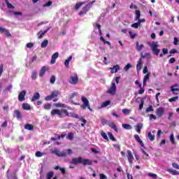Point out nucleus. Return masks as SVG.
<instances>
[{
    "label": "nucleus",
    "mask_w": 179,
    "mask_h": 179,
    "mask_svg": "<svg viewBox=\"0 0 179 179\" xmlns=\"http://www.w3.org/2000/svg\"><path fill=\"white\" fill-rule=\"evenodd\" d=\"M71 164H74L75 166L78 164H83V166H92V162L90 159H83L81 157L77 158H73L70 162Z\"/></svg>",
    "instance_id": "1"
},
{
    "label": "nucleus",
    "mask_w": 179,
    "mask_h": 179,
    "mask_svg": "<svg viewBox=\"0 0 179 179\" xmlns=\"http://www.w3.org/2000/svg\"><path fill=\"white\" fill-rule=\"evenodd\" d=\"M52 153L56 156H58V157H66V156L72 155L73 152L71 149H68L66 152H60L59 150L55 149L53 151H52Z\"/></svg>",
    "instance_id": "2"
},
{
    "label": "nucleus",
    "mask_w": 179,
    "mask_h": 179,
    "mask_svg": "<svg viewBox=\"0 0 179 179\" xmlns=\"http://www.w3.org/2000/svg\"><path fill=\"white\" fill-rule=\"evenodd\" d=\"M94 2H96V1H92L90 2V3L83 7L82 10L78 13L79 16H82V15H86L87 12L90 10V8L92 6H93V3H94Z\"/></svg>",
    "instance_id": "3"
},
{
    "label": "nucleus",
    "mask_w": 179,
    "mask_h": 179,
    "mask_svg": "<svg viewBox=\"0 0 179 179\" xmlns=\"http://www.w3.org/2000/svg\"><path fill=\"white\" fill-rule=\"evenodd\" d=\"M149 45L154 55H159V54H160V49H159V44H157V42H152L150 43Z\"/></svg>",
    "instance_id": "4"
},
{
    "label": "nucleus",
    "mask_w": 179,
    "mask_h": 179,
    "mask_svg": "<svg viewBox=\"0 0 179 179\" xmlns=\"http://www.w3.org/2000/svg\"><path fill=\"white\" fill-rule=\"evenodd\" d=\"M106 93L107 94H111V96H115L117 93V85H115V83H111V85L106 91Z\"/></svg>",
    "instance_id": "5"
},
{
    "label": "nucleus",
    "mask_w": 179,
    "mask_h": 179,
    "mask_svg": "<svg viewBox=\"0 0 179 179\" xmlns=\"http://www.w3.org/2000/svg\"><path fill=\"white\" fill-rule=\"evenodd\" d=\"M59 94V92L58 91H53L50 95L45 96L44 99L45 100V101H50V100H52L54 97H58Z\"/></svg>",
    "instance_id": "6"
},
{
    "label": "nucleus",
    "mask_w": 179,
    "mask_h": 179,
    "mask_svg": "<svg viewBox=\"0 0 179 179\" xmlns=\"http://www.w3.org/2000/svg\"><path fill=\"white\" fill-rule=\"evenodd\" d=\"M69 83H70L71 85H78V83H79V78L78 77V74H75L74 76H71Z\"/></svg>",
    "instance_id": "7"
},
{
    "label": "nucleus",
    "mask_w": 179,
    "mask_h": 179,
    "mask_svg": "<svg viewBox=\"0 0 179 179\" xmlns=\"http://www.w3.org/2000/svg\"><path fill=\"white\" fill-rule=\"evenodd\" d=\"M81 101H83V104L80 106V108H83V110H86V108H87V106L90 104L89 103V100L85 96H82Z\"/></svg>",
    "instance_id": "8"
},
{
    "label": "nucleus",
    "mask_w": 179,
    "mask_h": 179,
    "mask_svg": "<svg viewBox=\"0 0 179 179\" xmlns=\"http://www.w3.org/2000/svg\"><path fill=\"white\" fill-rule=\"evenodd\" d=\"M127 158L128 159V162L129 164H132V163H134V155H132V151L127 150Z\"/></svg>",
    "instance_id": "9"
},
{
    "label": "nucleus",
    "mask_w": 179,
    "mask_h": 179,
    "mask_svg": "<svg viewBox=\"0 0 179 179\" xmlns=\"http://www.w3.org/2000/svg\"><path fill=\"white\" fill-rule=\"evenodd\" d=\"M51 115H58L60 118H62V114L61 110L59 109H53L50 112Z\"/></svg>",
    "instance_id": "10"
},
{
    "label": "nucleus",
    "mask_w": 179,
    "mask_h": 179,
    "mask_svg": "<svg viewBox=\"0 0 179 179\" xmlns=\"http://www.w3.org/2000/svg\"><path fill=\"white\" fill-rule=\"evenodd\" d=\"M156 114L158 118H162L164 115V109L163 108H158L156 109Z\"/></svg>",
    "instance_id": "11"
},
{
    "label": "nucleus",
    "mask_w": 179,
    "mask_h": 179,
    "mask_svg": "<svg viewBox=\"0 0 179 179\" xmlns=\"http://www.w3.org/2000/svg\"><path fill=\"white\" fill-rule=\"evenodd\" d=\"M26 90H22L18 95L19 101H24L26 100Z\"/></svg>",
    "instance_id": "12"
},
{
    "label": "nucleus",
    "mask_w": 179,
    "mask_h": 179,
    "mask_svg": "<svg viewBox=\"0 0 179 179\" xmlns=\"http://www.w3.org/2000/svg\"><path fill=\"white\" fill-rule=\"evenodd\" d=\"M51 29V27H48L47 29H45V31H40L38 33V38L41 39L44 37L45 33H47L50 29Z\"/></svg>",
    "instance_id": "13"
},
{
    "label": "nucleus",
    "mask_w": 179,
    "mask_h": 179,
    "mask_svg": "<svg viewBox=\"0 0 179 179\" xmlns=\"http://www.w3.org/2000/svg\"><path fill=\"white\" fill-rule=\"evenodd\" d=\"M134 139H136V142L139 143L141 148H145V144L143 143V141L139 137V135L135 134L134 135Z\"/></svg>",
    "instance_id": "14"
},
{
    "label": "nucleus",
    "mask_w": 179,
    "mask_h": 179,
    "mask_svg": "<svg viewBox=\"0 0 179 179\" xmlns=\"http://www.w3.org/2000/svg\"><path fill=\"white\" fill-rule=\"evenodd\" d=\"M109 69L110 70V73H117V72L120 71V65H115L113 67H110Z\"/></svg>",
    "instance_id": "15"
},
{
    "label": "nucleus",
    "mask_w": 179,
    "mask_h": 179,
    "mask_svg": "<svg viewBox=\"0 0 179 179\" xmlns=\"http://www.w3.org/2000/svg\"><path fill=\"white\" fill-rule=\"evenodd\" d=\"M59 57V53L58 52H55L52 55V59H51V61H50V64H55L56 62L57 58H58Z\"/></svg>",
    "instance_id": "16"
},
{
    "label": "nucleus",
    "mask_w": 179,
    "mask_h": 179,
    "mask_svg": "<svg viewBox=\"0 0 179 179\" xmlns=\"http://www.w3.org/2000/svg\"><path fill=\"white\" fill-rule=\"evenodd\" d=\"M46 71H48V67L45 66H42L39 73L40 78H43L44 76Z\"/></svg>",
    "instance_id": "17"
},
{
    "label": "nucleus",
    "mask_w": 179,
    "mask_h": 179,
    "mask_svg": "<svg viewBox=\"0 0 179 179\" xmlns=\"http://www.w3.org/2000/svg\"><path fill=\"white\" fill-rule=\"evenodd\" d=\"M142 65H143V62L142 61V58H140L136 65V70L141 71L142 69Z\"/></svg>",
    "instance_id": "18"
},
{
    "label": "nucleus",
    "mask_w": 179,
    "mask_h": 179,
    "mask_svg": "<svg viewBox=\"0 0 179 179\" xmlns=\"http://www.w3.org/2000/svg\"><path fill=\"white\" fill-rule=\"evenodd\" d=\"M143 48H145V45L143 44L139 45L138 41L136 43V50H137L138 51H141L142 50H143Z\"/></svg>",
    "instance_id": "19"
},
{
    "label": "nucleus",
    "mask_w": 179,
    "mask_h": 179,
    "mask_svg": "<svg viewBox=\"0 0 179 179\" xmlns=\"http://www.w3.org/2000/svg\"><path fill=\"white\" fill-rule=\"evenodd\" d=\"M40 99V93L36 92L33 97L31 99V101L34 102L36 100H38Z\"/></svg>",
    "instance_id": "20"
},
{
    "label": "nucleus",
    "mask_w": 179,
    "mask_h": 179,
    "mask_svg": "<svg viewBox=\"0 0 179 179\" xmlns=\"http://www.w3.org/2000/svg\"><path fill=\"white\" fill-rule=\"evenodd\" d=\"M150 78V73H148L143 78V86L146 85V82H148V80H149V78Z\"/></svg>",
    "instance_id": "21"
},
{
    "label": "nucleus",
    "mask_w": 179,
    "mask_h": 179,
    "mask_svg": "<svg viewBox=\"0 0 179 179\" xmlns=\"http://www.w3.org/2000/svg\"><path fill=\"white\" fill-rule=\"evenodd\" d=\"M108 127L112 129H114L117 133L118 132V128H117V125L114 124V122H110L108 124Z\"/></svg>",
    "instance_id": "22"
},
{
    "label": "nucleus",
    "mask_w": 179,
    "mask_h": 179,
    "mask_svg": "<svg viewBox=\"0 0 179 179\" xmlns=\"http://www.w3.org/2000/svg\"><path fill=\"white\" fill-rule=\"evenodd\" d=\"M85 3H86V1L76 3L75 10H79V9H80V8L82 7V5H85Z\"/></svg>",
    "instance_id": "23"
},
{
    "label": "nucleus",
    "mask_w": 179,
    "mask_h": 179,
    "mask_svg": "<svg viewBox=\"0 0 179 179\" xmlns=\"http://www.w3.org/2000/svg\"><path fill=\"white\" fill-rule=\"evenodd\" d=\"M110 104H111V101H106L102 103V104L101 105L99 108H104L106 107H108V106H110Z\"/></svg>",
    "instance_id": "24"
},
{
    "label": "nucleus",
    "mask_w": 179,
    "mask_h": 179,
    "mask_svg": "<svg viewBox=\"0 0 179 179\" xmlns=\"http://www.w3.org/2000/svg\"><path fill=\"white\" fill-rule=\"evenodd\" d=\"M65 136H66V134H62L61 136H57V138H54V137H52L51 138V140L52 141H59V139H64V138H65Z\"/></svg>",
    "instance_id": "25"
},
{
    "label": "nucleus",
    "mask_w": 179,
    "mask_h": 179,
    "mask_svg": "<svg viewBox=\"0 0 179 179\" xmlns=\"http://www.w3.org/2000/svg\"><path fill=\"white\" fill-rule=\"evenodd\" d=\"M24 129H27L28 131H33V129H34V126H33V124H27L24 125Z\"/></svg>",
    "instance_id": "26"
},
{
    "label": "nucleus",
    "mask_w": 179,
    "mask_h": 179,
    "mask_svg": "<svg viewBox=\"0 0 179 179\" xmlns=\"http://www.w3.org/2000/svg\"><path fill=\"white\" fill-rule=\"evenodd\" d=\"M166 54H169V49H167V48H163V49H162V53H161V54L159 55V57H160L161 58H163V57H164V55H166Z\"/></svg>",
    "instance_id": "27"
},
{
    "label": "nucleus",
    "mask_w": 179,
    "mask_h": 179,
    "mask_svg": "<svg viewBox=\"0 0 179 179\" xmlns=\"http://www.w3.org/2000/svg\"><path fill=\"white\" fill-rule=\"evenodd\" d=\"M14 114H15L16 118H17L18 120H20V118H22V113H20V110H14Z\"/></svg>",
    "instance_id": "28"
},
{
    "label": "nucleus",
    "mask_w": 179,
    "mask_h": 179,
    "mask_svg": "<svg viewBox=\"0 0 179 179\" xmlns=\"http://www.w3.org/2000/svg\"><path fill=\"white\" fill-rule=\"evenodd\" d=\"M168 171L170 174H172V176H178L179 174L178 171L171 169H168Z\"/></svg>",
    "instance_id": "29"
},
{
    "label": "nucleus",
    "mask_w": 179,
    "mask_h": 179,
    "mask_svg": "<svg viewBox=\"0 0 179 179\" xmlns=\"http://www.w3.org/2000/svg\"><path fill=\"white\" fill-rule=\"evenodd\" d=\"M143 125L142 124H138L136 127V131L138 134H141V129H142Z\"/></svg>",
    "instance_id": "30"
},
{
    "label": "nucleus",
    "mask_w": 179,
    "mask_h": 179,
    "mask_svg": "<svg viewBox=\"0 0 179 179\" xmlns=\"http://www.w3.org/2000/svg\"><path fill=\"white\" fill-rule=\"evenodd\" d=\"M5 3L7 5L8 9H15V7L13 5H12L10 3H9L8 0H5Z\"/></svg>",
    "instance_id": "31"
},
{
    "label": "nucleus",
    "mask_w": 179,
    "mask_h": 179,
    "mask_svg": "<svg viewBox=\"0 0 179 179\" xmlns=\"http://www.w3.org/2000/svg\"><path fill=\"white\" fill-rule=\"evenodd\" d=\"M148 138L151 141V142H153L155 141V135L152 134V132H148Z\"/></svg>",
    "instance_id": "32"
},
{
    "label": "nucleus",
    "mask_w": 179,
    "mask_h": 179,
    "mask_svg": "<svg viewBox=\"0 0 179 179\" xmlns=\"http://www.w3.org/2000/svg\"><path fill=\"white\" fill-rule=\"evenodd\" d=\"M48 45V40H44L41 45V48H45Z\"/></svg>",
    "instance_id": "33"
},
{
    "label": "nucleus",
    "mask_w": 179,
    "mask_h": 179,
    "mask_svg": "<svg viewBox=\"0 0 179 179\" xmlns=\"http://www.w3.org/2000/svg\"><path fill=\"white\" fill-rule=\"evenodd\" d=\"M37 79V71H33L31 73V80H36Z\"/></svg>",
    "instance_id": "34"
},
{
    "label": "nucleus",
    "mask_w": 179,
    "mask_h": 179,
    "mask_svg": "<svg viewBox=\"0 0 179 179\" xmlns=\"http://www.w3.org/2000/svg\"><path fill=\"white\" fill-rule=\"evenodd\" d=\"M22 108L23 110H30L31 106L29 105V103H23L22 105Z\"/></svg>",
    "instance_id": "35"
},
{
    "label": "nucleus",
    "mask_w": 179,
    "mask_h": 179,
    "mask_svg": "<svg viewBox=\"0 0 179 179\" xmlns=\"http://www.w3.org/2000/svg\"><path fill=\"white\" fill-rule=\"evenodd\" d=\"M52 177H54V172H52V171L48 172L46 175L47 179H52Z\"/></svg>",
    "instance_id": "36"
},
{
    "label": "nucleus",
    "mask_w": 179,
    "mask_h": 179,
    "mask_svg": "<svg viewBox=\"0 0 179 179\" xmlns=\"http://www.w3.org/2000/svg\"><path fill=\"white\" fill-rule=\"evenodd\" d=\"M141 58H150V53L146 52L143 55V52L141 53Z\"/></svg>",
    "instance_id": "37"
},
{
    "label": "nucleus",
    "mask_w": 179,
    "mask_h": 179,
    "mask_svg": "<svg viewBox=\"0 0 179 179\" xmlns=\"http://www.w3.org/2000/svg\"><path fill=\"white\" fill-rule=\"evenodd\" d=\"M141 19V10H136V20H139Z\"/></svg>",
    "instance_id": "38"
},
{
    "label": "nucleus",
    "mask_w": 179,
    "mask_h": 179,
    "mask_svg": "<svg viewBox=\"0 0 179 179\" xmlns=\"http://www.w3.org/2000/svg\"><path fill=\"white\" fill-rule=\"evenodd\" d=\"M80 121H81L83 123L81 124V127H83L85 125H86V119H84L83 117H79L78 119Z\"/></svg>",
    "instance_id": "39"
},
{
    "label": "nucleus",
    "mask_w": 179,
    "mask_h": 179,
    "mask_svg": "<svg viewBox=\"0 0 179 179\" xmlns=\"http://www.w3.org/2000/svg\"><path fill=\"white\" fill-rule=\"evenodd\" d=\"M122 127L124 128V129H132V126L129 124H122Z\"/></svg>",
    "instance_id": "40"
},
{
    "label": "nucleus",
    "mask_w": 179,
    "mask_h": 179,
    "mask_svg": "<svg viewBox=\"0 0 179 179\" xmlns=\"http://www.w3.org/2000/svg\"><path fill=\"white\" fill-rule=\"evenodd\" d=\"M44 110H51V103H48L43 106Z\"/></svg>",
    "instance_id": "41"
},
{
    "label": "nucleus",
    "mask_w": 179,
    "mask_h": 179,
    "mask_svg": "<svg viewBox=\"0 0 179 179\" xmlns=\"http://www.w3.org/2000/svg\"><path fill=\"white\" fill-rule=\"evenodd\" d=\"M101 135L103 139H106V141H109L108 136H107V134L104 131H101Z\"/></svg>",
    "instance_id": "42"
},
{
    "label": "nucleus",
    "mask_w": 179,
    "mask_h": 179,
    "mask_svg": "<svg viewBox=\"0 0 179 179\" xmlns=\"http://www.w3.org/2000/svg\"><path fill=\"white\" fill-rule=\"evenodd\" d=\"M35 156L36 157H43V156H44V154L40 151H37L36 153H35Z\"/></svg>",
    "instance_id": "43"
},
{
    "label": "nucleus",
    "mask_w": 179,
    "mask_h": 179,
    "mask_svg": "<svg viewBox=\"0 0 179 179\" xmlns=\"http://www.w3.org/2000/svg\"><path fill=\"white\" fill-rule=\"evenodd\" d=\"M170 141L172 143V145H176V141L174 140V134H171L170 136Z\"/></svg>",
    "instance_id": "44"
},
{
    "label": "nucleus",
    "mask_w": 179,
    "mask_h": 179,
    "mask_svg": "<svg viewBox=\"0 0 179 179\" xmlns=\"http://www.w3.org/2000/svg\"><path fill=\"white\" fill-rule=\"evenodd\" d=\"M108 135L110 139H111V141H113V142H115L117 141V139H115V137H114V135H113L112 133L109 132Z\"/></svg>",
    "instance_id": "45"
},
{
    "label": "nucleus",
    "mask_w": 179,
    "mask_h": 179,
    "mask_svg": "<svg viewBox=\"0 0 179 179\" xmlns=\"http://www.w3.org/2000/svg\"><path fill=\"white\" fill-rule=\"evenodd\" d=\"M142 101H145V99L139 96L136 99V102H137L138 103H142Z\"/></svg>",
    "instance_id": "46"
},
{
    "label": "nucleus",
    "mask_w": 179,
    "mask_h": 179,
    "mask_svg": "<svg viewBox=\"0 0 179 179\" xmlns=\"http://www.w3.org/2000/svg\"><path fill=\"white\" fill-rule=\"evenodd\" d=\"M10 13H13V15H15V16L19 15V16H22V15H23V13H22V12H16V11H10Z\"/></svg>",
    "instance_id": "47"
},
{
    "label": "nucleus",
    "mask_w": 179,
    "mask_h": 179,
    "mask_svg": "<svg viewBox=\"0 0 179 179\" xmlns=\"http://www.w3.org/2000/svg\"><path fill=\"white\" fill-rule=\"evenodd\" d=\"M141 26L140 22H135L131 24V27H134V29H138Z\"/></svg>",
    "instance_id": "48"
},
{
    "label": "nucleus",
    "mask_w": 179,
    "mask_h": 179,
    "mask_svg": "<svg viewBox=\"0 0 179 179\" xmlns=\"http://www.w3.org/2000/svg\"><path fill=\"white\" fill-rule=\"evenodd\" d=\"M52 5V1H49L47 3L43 5V8H48V6H51Z\"/></svg>",
    "instance_id": "49"
},
{
    "label": "nucleus",
    "mask_w": 179,
    "mask_h": 179,
    "mask_svg": "<svg viewBox=\"0 0 179 179\" xmlns=\"http://www.w3.org/2000/svg\"><path fill=\"white\" fill-rule=\"evenodd\" d=\"M66 138L69 141H72V139H73V133H69Z\"/></svg>",
    "instance_id": "50"
},
{
    "label": "nucleus",
    "mask_w": 179,
    "mask_h": 179,
    "mask_svg": "<svg viewBox=\"0 0 179 179\" xmlns=\"http://www.w3.org/2000/svg\"><path fill=\"white\" fill-rule=\"evenodd\" d=\"M62 112V115L65 114L67 117H69V113H68V110L66 109H62L60 110Z\"/></svg>",
    "instance_id": "51"
},
{
    "label": "nucleus",
    "mask_w": 179,
    "mask_h": 179,
    "mask_svg": "<svg viewBox=\"0 0 179 179\" xmlns=\"http://www.w3.org/2000/svg\"><path fill=\"white\" fill-rule=\"evenodd\" d=\"M150 111H154L152 106H150L145 109V113H150Z\"/></svg>",
    "instance_id": "52"
},
{
    "label": "nucleus",
    "mask_w": 179,
    "mask_h": 179,
    "mask_svg": "<svg viewBox=\"0 0 179 179\" xmlns=\"http://www.w3.org/2000/svg\"><path fill=\"white\" fill-rule=\"evenodd\" d=\"M130 68H132V65L129 63L124 66V69L127 72Z\"/></svg>",
    "instance_id": "53"
},
{
    "label": "nucleus",
    "mask_w": 179,
    "mask_h": 179,
    "mask_svg": "<svg viewBox=\"0 0 179 179\" xmlns=\"http://www.w3.org/2000/svg\"><path fill=\"white\" fill-rule=\"evenodd\" d=\"M148 176L151 177L152 178H154V179L157 178V175L155 173H148Z\"/></svg>",
    "instance_id": "54"
},
{
    "label": "nucleus",
    "mask_w": 179,
    "mask_h": 179,
    "mask_svg": "<svg viewBox=\"0 0 179 179\" xmlns=\"http://www.w3.org/2000/svg\"><path fill=\"white\" fill-rule=\"evenodd\" d=\"M50 83L54 85L55 83V76H52L50 77Z\"/></svg>",
    "instance_id": "55"
},
{
    "label": "nucleus",
    "mask_w": 179,
    "mask_h": 179,
    "mask_svg": "<svg viewBox=\"0 0 179 179\" xmlns=\"http://www.w3.org/2000/svg\"><path fill=\"white\" fill-rule=\"evenodd\" d=\"M76 96H78V92H73L69 96L70 99H73V97H76Z\"/></svg>",
    "instance_id": "56"
},
{
    "label": "nucleus",
    "mask_w": 179,
    "mask_h": 179,
    "mask_svg": "<svg viewBox=\"0 0 179 179\" xmlns=\"http://www.w3.org/2000/svg\"><path fill=\"white\" fill-rule=\"evenodd\" d=\"M143 104H145V101H142V103L139 104V107H138L139 111H142V108H143Z\"/></svg>",
    "instance_id": "57"
},
{
    "label": "nucleus",
    "mask_w": 179,
    "mask_h": 179,
    "mask_svg": "<svg viewBox=\"0 0 179 179\" xmlns=\"http://www.w3.org/2000/svg\"><path fill=\"white\" fill-rule=\"evenodd\" d=\"M4 33H5L6 37H10L12 36V34H10L9 30H8V29H6Z\"/></svg>",
    "instance_id": "58"
},
{
    "label": "nucleus",
    "mask_w": 179,
    "mask_h": 179,
    "mask_svg": "<svg viewBox=\"0 0 179 179\" xmlns=\"http://www.w3.org/2000/svg\"><path fill=\"white\" fill-rule=\"evenodd\" d=\"M178 99V96H174V97L169 99V101L171 103H173V101H177Z\"/></svg>",
    "instance_id": "59"
},
{
    "label": "nucleus",
    "mask_w": 179,
    "mask_h": 179,
    "mask_svg": "<svg viewBox=\"0 0 179 179\" xmlns=\"http://www.w3.org/2000/svg\"><path fill=\"white\" fill-rule=\"evenodd\" d=\"M134 157L136 159V160H137V162H138V163H141V161L139 160V155H138V154L136 152H134Z\"/></svg>",
    "instance_id": "60"
},
{
    "label": "nucleus",
    "mask_w": 179,
    "mask_h": 179,
    "mask_svg": "<svg viewBox=\"0 0 179 179\" xmlns=\"http://www.w3.org/2000/svg\"><path fill=\"white\" fill-rule=\"evenodd\" d=\"M27 48H33V47H34V43H28L27 44Z\"/></svg>",
    "instance_id": "61"
},
{
    "label": "nucleus",
    "mask_w": 179,
    "mask_h": 179,
    "mask_svg": "<svg viewBox=\"0 0 179 179\" xmlns=\"http://www.w3.org/2000/svg\"><path fill=\"white\" fill-rule=\"evenodd\" d=\"M122 113H123V114H129V109L124 108L122 110Z\"/></svg>",
    "instance_id": "62"
},
{
    "label": "nucleus",
    "mask_w": 179,
    "mask_h": 179,
    "mask_svg": "<svg viewBox=\"0 0 179 179\" xmlns=\"http://www.w3.org/2000/svg\"><path fill=\"white\" fill-rule=\"evenodd\" d=\"M172 166L174 169H176V170H179V165L178 164L173 163Z\"/></svg>",
    "instance_id": "63"
},
{
    "label": "nucleus",
    "mask_w": 179,
    "mask_h": 179,
    "mask_svg": "<svg viewBox=\"0 0 179 179\" xmlns=\"http://www.w3.org/2000/svg\"><path fill=\"white\" fill-rule=\"evenodd\" d=\"M99 177H100V179H106V178H107V176H106V175H104L103 173H101L99 175Z\"/></svg>",
    "instance_id": "64"
}]
</instances>
